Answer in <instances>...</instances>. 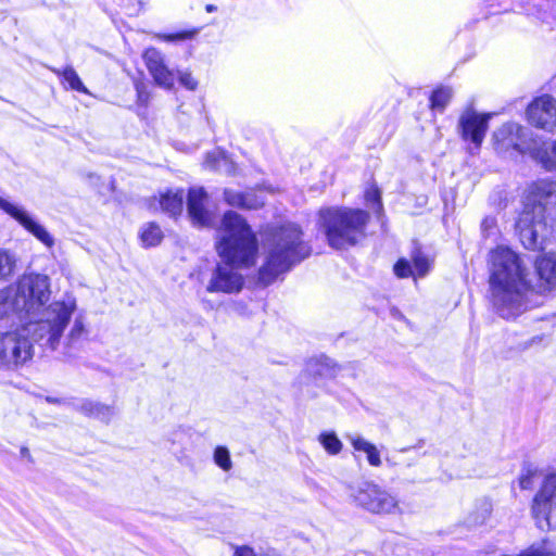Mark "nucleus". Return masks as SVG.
<instances>
[{"instance_id": "f257e3e1", "label": "nucleus", "mask_w": 556, "mask_h": 556, "mask_svg": "<svg viewBox=\"0 0 556 556\" xmlns=\"http://www.w3.org/2000/svg\"><path fill=\"white\" fill-rule=\"evenodd\" d=\"M216 250L222 258L212 273L206 291L237 293L243 287L241 268L255 265L258 242L247 220L238 213L228 211L217 229Z\"/></svg>"}, {"instance_id": "f03ea898", "label": "nucleus", "mask_w": 556, "mask_h": 556, "mask_svg": "<svg viewBox=\"0 0 556 556\" xmlns=\"http://www.w3.org/2000/svg\"><path fill=\"white\" fill-rule=\"evenodd\" d=\"M489 270V298L498 316L514 319L532 306L529 270L517 253L497 247L490 253Z\"/></svg>"}, {"instance_id": "7ed1b4c3", "label": "nucleus", "mask_w": 556, "mask_h": 556, "mask_svg": "<svg viewBox=\"0 0 556 556\" xmlns=\"http://www.w3.org/2000/svg\"><path fill=\"white\" fill-rule=\"evenodd\" d=\"M50 298V283L47 277V291L42 299L34 303L26 324L34 342L55 350L61 342L64 330L71 325L64 337V344L73 348L86 339L88 330L85 316L78 312L76 299L66 296L46 306Z\"/></svg>"}, {"instance_id": "20e7f679", "label": "nucleus", "mask_w": 556, "mask_h": 556, "mask_svg": "<svg viewBox=\"0 0 556 556\" xmlns=\"http://www.w3.org/2000/svg\"><path fill=\"white\" fill-rule=\"evenodd\" d=\"M300 227L293 223L269 226L264 232L265 263L260 268V280L271 283L280 274L290 270L306 258L309 247L303 241Z\"/></svg>"}, {"instance_id": "39448f33", "label": "nucleus", "mask_w": 556, "mask_h": 556, "mask_svg": "<svg viewBox=\"0 0 556 556\" xmlns=\"http://www.w3.org/2000/svg\"><path fill=\"white\" fill-rule=\"evenodd\" d=\"M369 220L366 211L350 207H326L319 211V224L330 247L341 250L355 245L365 237Z\"/></svg>"}, {"instance_id": "423d86ee", "label": "nucleus", "mask_w": 556, "mask_h": 556, "mask_svg": "<svg viewBox=\"0 0 556 556\" xmlns=\"http://www.w3.org/2000/svg\"><path fill=\"white\" fill-rule=\"evenodd\" d=\"M47 291V276L29 274L22 276L14 286L0 290V318L17 314L28 320L34 303Z\"/></svg>"}, {"instance_id": "0eeeda50", "label": "nucleus", "mask_w": 556, "mask_h": 556, "mask_svg": "<svg viewBox=\"0 0 556 556\" xmlns=\"http://www.w3.org/2000/svg\"><path fill=\"white\" fill-rule=\"evenodd\" d=\"M351 496L357 506L371 514L395 515L402 513L397 497L375 482H362L352 489Z\"/></svg>"}, {"instance_id": "6e6552de", "label": "nucleus", "mask_w": 556, "mask_h": 556, "mask_svg": "<svg viewBox=\"0 0 556 556\" xmlns=\"http://www.w3.org/2000/svg\"><path fill=\"white\" fill-rule=\"evenodd\" d=\"M31 332L26 324L21 328L0 332V368L14 370L33 357Z\"/></svg>"}, {"instance_id": "1a4fd4ad", "label": "nucleus", "mask_w": 556, "mask_h": 556, "mask_svg": "<svg viewBox=\"0 0 556 556\" xmlns=\"http://www.w3.org/2000/svg\"><path fill=\"white\" fill-rule=\"evenodd\" d=\"M0 210L17 222L48 250L54 248V237L23 205L0 197Z\"/></svg>"}, {"instance_id": "9d476101", "label": "nucleus", "mask_w": 556, "mask_h": 556, "mask_svg": "<svg viewBox=\"0 0 556 556\" xmlns=\"http://www.w3.org/2000/svg\"><path fill=\"white\" fill-rule=\"evenodd\" d=\"M556 503V473L548 475L540 492L535 495L532 505V514L541 530L552 527L553 516L556 509L553 508Z\"/></svg>"}, {"instance_id": "9b49d317", "label": "nucleus", "mask_w": 556, "mask_h": 556, "mask_svg": "<svg viewBox=\"0 0 556 556\" xmlns=\"http://www.w3.org/2000/svg\"><path fill=\"white\" fill-rule=\"evenodd\" d=\"M556 198V181L541 179L531 182L526 190L525 210L532 215L544 217L546 206Z\"/></svg>"}, {"instance_id": "f8f14e48", "label": "nucleus", "mask_w": 556, "mask_h": 556, "mask_svg": "<svg viewBox=\"0 0 556 556\" xmlns=\"http://www.w3.org/2000/svg\"><path fill=\"white\" fill-rule=\"evenodd\" d=\"M528 122L540 129L556 132V99L549 94L534 99L527 108Z\"/></svg>"}, {"instance_id": "ddd939ff", "label": "nucleus", "mask_w": 556, "mask_h": 556, "mask_svg": "<svg viewBox=\"0 0 556 556\" xmlns=\"http://www.w3.org/2000/svg\"><path fill=\"white\" fill-rule=\"evenodd\" d=\"M543 218L544 217H538V215H532L530 211H522L520 214L516 229L526 249L543 250L545 248L543 231L546 230V225Z\"/></svg>"}, {"instance_id": "4468645a", "label": "nucleus", "mask_w": 556, "mask_h": 556, "mask_svg": "<svg viewBox=\"0 0 556 556\" xmlns=\"http://www.w3.org/2000/svg\"><path fill=\"white\" fill-rule=\"evenodd\" d=\"M493 138L500 151L514 149L523 152L530 148L531 131L519 124L506 123L494 132Z\"/></svg>"}, {"instance_id": "2eb2a0df", "label": "nucleus", "mask_w": 556, "mask_h": 556, "mask_svg": "<svg viewBox=\"0 0 556 556\" xmlns=\"http://www.w3.org/2000/svg\"><path fill=\"white\" fill-rule=\"evenodd\" d=\"M188 215L193 225L208 227L214 219V213L208 206V197L201 187L189 189L187 198Z\"/></svg>"}, {"instance_id": "dca6fc26", "label": "nucleus", "mask_w": 556, "mask_h": 556, "mask_svg": "<svg viewBox=\"0 0 556 556\" xmlns=\"http://www.w3.org/2000/svg\"><path fill=\"white\" fill-rule=\"evenodd\" d=\"M144 64L154 83L165 89L174 86L176 75L165 64L163 54L155 48H149L143 53Z\"/></svg>"}, {"instance_id": "f3484780", "label": "nucleus", "mask_w": 556, "mask_h": 556, "mask_svg": "<svg viewBox=\"0 0 556 556\" xmlns=\"http://www.w3.org/2000/svg\"><path fill=\"white\" fill-rule=\"evenodd\" d=\"M490 115L478 114L472 110H468L459 118V128L462 137L470 140L476 148H479L488 129V121Z\"/></svg>"}, {"instance_id": "a211bd4d", "label": "nucleus", "mask_w": 556, "mask_h": 556, "mask_svg": "<svg viewBox=\"0 0 556 556\" xmlns=\"http://www.w3.org/2000/svg\"><path fill=\"white\" fill-rule=\"evenodd\" d=\"M535 270L542 292L556 288V253H544L535 260Z\"/></svg>"}, {"instance_id": "6ab92c4d", "label": "nucleus", "mask_w": 556, "mask_h": 556, "mask_svg": "<svg viewBox=\"0 0 556 556\" xmlns=\"http://www.w3.org/2000/svg\"><path fill=\"white\" fill-rule=\"evenodd\" d=\"M225 201L240 208L256 210L264 205L265 200L254 191L240 192L232 189H225Z\"/></svg>"}, {"instance_id": "aec40b11", "label": "nucleus", "mask_w": 556, "mask_h": 556, "mask_svg": "<svg viewBox=\"0 0 556 556\" xmlns=\"http://www.w3.org/2000/svg\"><path fill=\"white\" fill-rule=\"evenodd\" d=\"M348 440L355 451L366 454L367 462L372 467H380L382 464L380 451L377 446L358 434L348 435Z\"/></svg>"}, {"instance_id": "412c9836", "label": "nucleus", "mask_w": 556, "mask_h": 556, "mask_svg": "<svg viewBox=\"0 0 556 556\" xmlns=\"http://www.w3.org/2000/svg\"><path fill=\"white\" fill-rule=\"evenodd\" d=\"M77 410L88 417L97 418L104 422H109L114 415V408L112 406L89 400L83 401L77 406Z\"/></svg>"}, {"instance_id": "4be33fe9", "label": "nucleus", "mask_w": 556, "mask_h": 556, "mask_svg": "<svg viewBox=\"0 0 556 556\" xmlns=\"http://www.w3.org/2000/svg\"><path fill=\"white\" fill-rule=\"evenodd\" d=\"M160 204L162 210L170 216L180 215L184 207V191L181 189L166 191L161 194Z\"/></svg>"}, {"instance_id": "5701e85b", "label": "nucleus", "mask_w": 556, "mask_h": 556, "mask_svg": "<svg viewBox=\"0 0 556 556\" xmlns=\"http://www.w3.org/2000/svg\"><path fill=\"white\" fill-rule=\"evenodd\" d=\"M535 160L546 169H556V140L543 142L534 152Z\"/></svg>"}, {"instance_id": "b1692460", "label": "nucleus", "mask_w": 556, "mask_h": 556, "mask_svg": "<svg viewBox=\"0 0 556 556\" xmlns=\"http://www.w3.org/2000/svg\"><path fill=\"white\" fill-rule=\"evenodd\" d=\"M306 369L311 375L324 378H332L338 372L337 365L328 357L311 359Z\"/></svg>"}, {"instance_id": "393cba45", "label": "nucleus", "mask_w": 556, "mask_h": 556, "mask_svg": "<svg viewBox=\"0 0 556 556\" xmlns=\"http://www.w3.org/2000/svg\"><path fill=\"white\" fill-rule=\"evenodd\" d=\"M491 511V504L482 501L466 518L467 526L473 528L483 525L489 519Z\"/></svg>"}, {"instance_id": "a878e982", "label": "nucleus", "mask_w": 556, "mask_h": 556, "mask_svg": "<svg viewBox=\"0 0 556 556\" xmlns=\"http://www.w3.org/2000/svg\"><path fill=\"white\" fill-rule=\"evenodd\" d=\"M519 556H556V546L549 540L544 539L532 543Z\"/></svg>"}, {"instance_id": "bb28decb", "label": "nucleus", "mask_w": 556, "mask_h": 556, "mask_svg": "<svg viewBox=\"0 0 556 556\" xmlns=\"http://www.w3.org/2000/svg\"><path fill=\"white\" fill-rule=\"evenodd\" d=\"M16 256L9 250L0 249V281L13 276L16 267Z\"/></svg>"}, {"instance_id": "cd10ccee", "label": "nucleus", "mask_w": 556, "mask_h": 556, "mask_svg": "<svg viewBox=\"0 0 556 556\" xmlns=\"http://www.w3.org/2000/svg\"><path fill=\"white\" fill-rule=\"evenodd\" d=\"M163 238V232L155 223L147 224L141 231V240L146 247L157 245Z\"/></svg>"}, {"instance_id": "c85d7f7f", "label": "nucleus", "mask_w": 556, "mask_h": 556, "mask_svg": "<svg viewBox=\"0 0 556 556\" xmlns=\"http://www.w3.org/2000/svg\"><path fill=\"white\" fill-rule=\"evenodd\" d=\"M453 91L448 87H441L435 89L431 97V109L442 112L452 99Z\"/></svg>"}, {"instance_id": "c756f323", "label": "nucleus", "mask_w": 556, "mask_h": 556, "mask_svg": "<svg viewBox=\"0 0 556 556\" xmlns=\"http://www.w3.org/2000/svg\"><path fill=\"white\" fill-rule=\"evenodd\" d=\"M319 443L330 455H337L342 450V442L334 432H323L318 437Z\"/></svg>"}, {"instance_id": "7c9ffc66", "label": "nucleus", "mask_w": 556, "mask_h": 556, "mask_svg": "<svg viewBox=\"0 0 556 556\" xmlns=\"http://www.w3.org/2000/svg\"><path fill=\"white\" fill-rule=\"evenodd\" d=\"M54 73L59 76H62L65 83L68 84L71 89L86 92L84 84L81 83L80 78L78 77L76 71L73 67L67 66L63 71L54 70Z\"/></svg>"}, {"instance_id": "2f4dec72", "label": "nucleus", "mask_w": 556, "mask_h": 556, "mask_svg": "<svg viewBox=\"0 0 556 556\" xmlns=\"http://www.w3.org/2000/svg\"><path fill=\"white\" fill-rule=\"evenodd\" d=\"M414 276L424 277L430 270V261L421 252L417 251L413 254Z\"/></svg>"}, {"instance_id": "473e14b6", "label": "nucleus", "mask_w": 556, "mask_h": 556, "mask_svg": "<svg viewBox=\"0 0 556 556\" xmlns=\"http://www.w3.org/2000/svg\"><path fill=\"white\" fill-rule=\"evenodd\" d=\"M214 462L224 471H229L232 468V462L227 447L217 446L214 451Z\"/></svg>"}, {"instance_id": "72a5a7b5", "label": "nucleus", "mask_w": 556, "mask_h": 556, "mask_svg": "<svg viewBox=\"0 0 556 556\" xmlns=\"http://www.w3.org/2000/svg\"><path fill=\"white\" fill-rule=\"evenodd\" d=\"M536 475V470L531 467H526L519 477V486L522 490L531 489L533 485V479Z\"/></svg>"}, {"instance_id": "f704fd0d", "label": "nucleus", "mask_w": 556, "mask_h": 556, "mask_svg": "<svg viewBox=\"0 0 556 556\" xmlns=\"http://www.w3.org/2000/svg\"><path fill=\"white\" fill-rule=\"evenodd\" d=\"M135 88L137 91V102L140 105L147 106L150 101V93L147 90V86L143 81H136Z\"/></svg>"}, {"instance_id": "c9c22d12", "label": "nucleus", "mask_w": 556, "mask_h": 556, "mask_svg": "<svg viewBox=\"0 0 556 556\" xmlns=\"http://www.w3.org/2000/svg\"><path fill=\"white\" fill-rule=\"evenodd\" d=\"M481 231L483 237L489 238L496 235V219L494 217H485L481 223Z\"/></svg>"}, {"instance_id": "e433bc0d", "label": "nucleus", "mask_w": 556, "mask_h": 556, "mask_svg": "<svg viewBox=\"0 0 556 556\" xmlns=\"http://www.w3.org/2000/svg\"><path fill=\"white\" fill-rule=\"evenodd\" d=\"M394 273L400 278H406L409 276H414V271L409 265V263L405 260H400L394 265Z\"/></svg>"}, {"instance_id": "4c0bfd02", "label": "nucleus", "mask_w": 556, "mask_h": 556, "mask_svg": "<svg viewBox=\"0 0 556 556\" xmlns=\"http://www.w3.org/2000/svg\"><path fill=\"white\" fill-rule=\"evenodd\" d=\"M179 81L189 90H194L197 88V81L194 80L190 73H180Z\"/></svg>"}, {"instance_id": "58836bf2", "label": "nucleus", "mask_w": 556, "mask_h": 556, "mask_svg": "<svg viewBox=\"0 0 556 556\" xmlns=\"http://www.w3.org/2000/svg\"><path fill=\"white\" fill-rule=\"evenodd\" d=\"M366 201L380 205V191L378 188L372 187L366 191Z\"/></svg>"}, {"instance_id": "ea45409f", "label": "nucleus", "mask_w": 556, "mask_h": 556, "mask_svg": "<svg viewBox=\"0 0 556 556\" xmlns=\"http://www.w3.org/2000/svg\"><path fill=\"white\" fill-rule=\"evenodd\" d=\"M233 556H255V553L249 546H241L236 548Z\"/></svg>"}, {"instance_id": "a19ab883", "label": "nucleus", "mask_w": 556, "mask_h": 556, "mask_svg": "<svg viewBox=\"0 0 556 556\" xmlns=\"http://www.w3.org/2000/svg\"><path fill=\"white\" fill-rule=\"evenodd\" d=\"M214 162H215V153H213V154L208 153V154L206 155V160H205V164H206V166H208V167H215Z\"/></svg>"}, {"instance_id": "79ce46f5", "label": "nucleus", "mask_w": 556, "mask_h": 556, "mask_svg": "<svg viewBox=\"0 0 556 556\" xmlns=\"http://www.w3.org/2000/svg\"><path fill=\"white\" fill-rule=\"evenodd\" d=\"M182 38H185V35H182V34L170 35V36L167 37L168 40L182 39Z\"/></svg>"}, {"instance_id": "37998d69", "label": "nucleus", "mask_w": 556, "mask_h": 556, "mask_svg": "<svg viewBox=\"0 0 556 556\" xmlns=\"http://www.w3.org/2000/svg\"><path fill=\"white\" fill-rule=\"evenodd\" d=\"M215 10H216V8H215L213 4H207V5H206V11H207V12H213V11H215Z\"/></svg>"}, {"instance_id": "c03bdc74", "label": "nucleus", "mask_w": 556, "mask_h": 556, "mask_svg": "<svg viewBox=\"0 0 556 556\" xmlns=\"http://www.w3.org/2000/svg\"><path fill=\"white\" fill-rule=\"evenodd\" d=\"M386 462H387V464L389 466H393L394 465V463L390 458H386Z\"/></svg>"}, {"instance_id": "a18cd8bd", "label": "nucleus", "mask_w": 556, "mask_h": 556, "mask_svg": "<svg viewBox=\"0 0 556 556\" xmlns=\"http://www.w3.org/2000/svg\"><path fill=\"white\" fill-rule=\"evenodd\" d=\"M47 400H48L49 402H51V403H52V402H55V400H54V399H50V397H48Z\"/></svg>"}]
</instances>
